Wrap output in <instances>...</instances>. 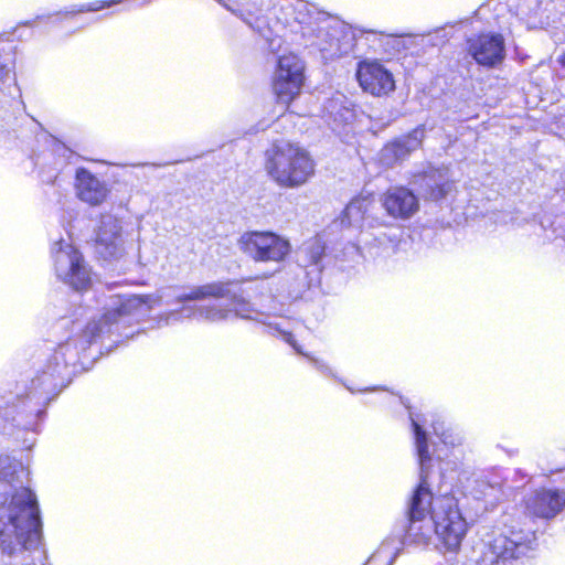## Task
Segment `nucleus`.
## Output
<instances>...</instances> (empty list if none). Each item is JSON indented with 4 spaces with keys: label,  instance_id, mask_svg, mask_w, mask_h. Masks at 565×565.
Masks as SVG:
<instances>
[{
    "label": "nucleus",
    "instance_id": "obj_27",
    "mask_svg": "<svg viewBox=\"0 0 565 565\" xmlns=\"http://www.w3.org/2000/svg\"><path fill=\"white\" fill-rule=\"evenodd\" d=\"M270 124L267 120L258 121L253 128H250L246 134H257L259 131H265Z\"/></svg>",
    "mask_w": 565,
    "mask_h": 565
},
{
    "label": "nucleus",
    "instance_id": "obj_1",
    "mask_svg": "<svg viewBox=\"0 0 565 565\" xmlns=\"http://www.w3.org/2000/svg\"><path fill=\"white\" fill-rule=\"evenodd\" d=\"M145 302L136 295L108 296L104 312L78 306L54 328L66 339L41 351L28 384L0 395V435L21 439L32 449L42 433L47 405L89 370L104 353L139 333L135 329ZM29 471L10 456L0 455V565H51L43 542V522L35 492L26 484Z\"/></svg>",
    "mask_w": 565,
    "mask_h": 565
},
{
    "label": "nucleus",
    "instance_id": "obj_24",
    "mask_svg": "<svg viewBox=\"0 0 565 565\" xmlns=\"http://www.w3.org/2000/svg\"><path fill=\"white\" fill-rule=\"evenodd\" d=\"M475 486L469 490L470 494L477 499H482L489 490H491L490 483L484 479L483 476H476L472 480Z\"/></svg>",
    "mask_w": 565,
    "mask_h": 565
},
{
    "label": "nucleus",
    "instance_id": "obj_13",
    "mask_svg": "<svg viewBox=\"0 0 565 565\" xmlns=\"http://www.w3.org/2000/svg\"><path fill=\"white\" fill-rule=\"evenodd\" d=\"M355 78L364 93L375 97L386 96L395 90L392 72L377 60H360L355 68Z\"/></svg>",
    "mask_w": 565,
    "mask_h": 565
},
{
    "label": "nucleus",
    "instance_id": "obj_5",
    "mask_svg": "<svg viewBox=\"0 0 565 565\" xmlns=\"http://www.w3.org/2000/svg\"><path fill=\"white\" fill-rule=\"evenodd\" d=\"M326 257V243L316 236L303 242L295 252V260L280 270L277 292L297 300L320 285Z\"/></svg>",
    "mask_w": 565,
    "mask_h": 565
},
{
    "label": "nucleus",
    "instance_id": "obj_10",
    "mask_svg": "<svg viewBox=\"0 0 565 565\" xmlns=\"http://www.w3.org/2000/svg\"><path fill=\"white\" fill-rule=\"evenodd\" d=\"M565 478V469L562 471ZM524 514L533 522L547 524L565 514V487H542L529 493L524 500Z\"/></svg>",
    "mask_w": 565,
    "mask_h": 565
},
{
    "label": "nucleus",
    "instance_id": "obj_16",
    "mask_svg": "<svg viewBox=\"0 0 565 565\" xmlns=\"http://www.w3.org/2000/svg\"><path fill=\"white\" fill-rule=\"evenodd\" d=\"M322 119L338 136L348 135L356 117L355 105L342 93L323 103Z\"/></svg>",
    "mask_w": 565,
    "mask_h": 565
},
{
    "label": "nucleus",
    "instance_id": "obj_23",
    "mask_svg": "<svg viewBox=\"0 0 565 565\" xmlns=\"http://www.w3.org/2000/svg\"><path fill=\"white\" fill-rule=\"evenodd\" d=\"M455 24L446 23L443 26H438L425 34H423V43L434 47H440L445 45L454 36Z\"/></svg>",
    "mask_w": 565,
    "mask_h": 565
},
{
    "label": "nucleus",
    "instance_id": "obj_12",
    "mask_svg": "<svg viewBox=\"0 0 565 565\" xmlns=\"http://www.w3.org/2000/svg\"><path fill=\"white\" fill-rule=\"evenodd\" d=\"M121 223L120 218L110 213L100 215L95 238V252L99 258L111 262L120 259L125 255Z\"/></svg>",
    "mask_w": 565,
    "mask_h": 565
},
{
    "label": "nucleus",
    "instance_id": "obj_26",
    "mask_svg": "<svg viewBox=\"0 0 565 565\" xmlns=\"http://www.w3.org/2000/svg\"><path fill=\"white\" fill-rule=\"evenodd\" d=\"M53 152L58 157H63L66 161H70L71 158L74 156V152L60 141L54 142Z\"/></svg>",
    "mask_w": 565,
    "mask_h": 565
},
{
    "label": "nucleus",
    "instance_id": "obj_4",
    "mask_svg": "<svg viewBox=\"0 0 565 565\" xmlns=\"http://www.w3.org/2000/svg\"><path fill=\"white\" fill-rule=\"evenodd\" d=\"M268 282L263 279H244L242 281L227 280L214 281L201 286H195L190 291L179 294L177 302L202 300L205 298H228L233 309H226L216 305L211 306H183L180 311L171 312L169 319L194 318L220 322L232 317L246 320H260L263 312L257 309L256 300L258 297L269 292Z\"/></svg>",
    "mask_w": 565,
    "mask_h": 565
},
{
    "label": "nucleus",
    "instance_id": "obj_29",
    "mask_svg": "<svg viewBox=\"0 0 565 565\" xmlns=\"http://www.w3.org/2000/svg\"><path fill=\"white\" fill-rule=\"evenodd\" d=\"M60 14H61V13H55V14H53V15H49V17H47V19H49V20H50V19H53V18H54V19H57V17H58Z\"/></svg>",
    "mask_w": 565,
    "mask_h": 565
},
{
    "label": "nucleus",
    "instance_id": "obj_6",
    "mask_svg": "<svg viewBox=\"0 0 565 565\" xmlns=\"http://www.w3.org/2000/svg\"><path fill=\"white\" fill-rule=\"evenodd\" d=\"M265 158L268 175L280 186H300L315 172V162L308 151L285 139L274 141Z\"/></svg>",
    "mask_w": 565,
    "mask_h": 565
},
{
    "label": "nucleus",
    "instance_id": "obj_11",
    "mask_svg": "<svg viewBox=\"0 0 565 565\" xmlns=\"http://www.w3.org/2000/svg\"><path fill=\"white\" fill-rule=\"evenodd\" d=\"M303 70V63L297 55L279 56L273 84L278 103L289 105L300 93L305 78Z\"/></svg>",
    "mask_w": 565,
    "mask_h": 565
},
{
    "label": "nucleus",
    "instance_id": "obj_9",
    "mask_svg": "<svg viewBox=\"0 0 565 565\" xmlns=\"http://www.w3.org/2000/svg\"><path fill=\"white\" fill-rule=\"evenodd\" d=\"M55 274L60 280L76 291H86L93 281V273L82 253L64 238L52 246Z\"/></svg>",
    "mask_w": 565,
    "mask_h": 565
},
{
    "label": "nucleus",
    "instance_id": "obj_20",
    "mask_svg": "<svg viewBox=\"0 0 565 565\" xmlns=\"http://www.w3.org/2000/svg\"><path fill=\"white\" fill-rule=\"evenodd\" d=\"M263 322L268 328L269 333H271L274 335H280L287 343H289L294 348V350L298 354L306 356L318 372H320L326 377H332V379L337 380L338 382L342 383L349 392H351V393H356V392L369 393V392H375V391H385V388L380 387V386H371V387L354 390L353 387L343 383V381L337 376V374L334 373L332 367L329 364H327L324 361L317 359L315 356H311L308 353H303L301 351L300 347L297 344L294 334L291 332L285 330L279 322H276V321H269V322L263 321Z\"/></svg>",
    "mask_w": 565,
    "mask_h": 565
},
{
    "label": "nucleus",
    "instance_id": "obj_7",
    "mask_svg": "<svg viewBox=\"0 0 565 565\" xmlns=\"http://www.w3.org/2000/svg\"><path fill=\"white\" fill-rule=\"evenodd\" d=\"M536 530L507 525L487 546L478 565H525L535 551Z\"/></svg>",
    "mask_w": 565,
    "mask_h": 565
},
{
    "label": "nucleus",
    "instance_id": "obj_18",
    "mask_svg": "<svg viewBox=\"0 0 565 565\" xmlns=\"http://www.w3.org/2000/svg\"><path fill=\"white\" fill-rule=\"evenodd\" d=\"M74 189L78 200L89 206L102 205L110 194L109 184L84 167L75 170Z\"/></svg>",
    "mask_w": 565,
    "mask_h": 565
},
{
    "label": "nucleus",
    "instance_id": "obj_3",
    "mask_svg": "<svg viewBox=\"0 0 565 565\" xmlns=\"http://www.w3.org/2000/svg\"><path fill=\"white\" fill-rule=\"evenodd\" d=\"M258 33L270 50L280 46V30L299 35L306 47L320 53L324 62L348 56L359 39L365 38L376 51L384 41L401 35L351 25L305 0H216Z\"/></svg>",
    "mask_w": 565,
    "mask_h": 565
},
{
    "label": "nucleus",
    "instance_id": "obj_2",
    "mask_svg": "<svg viewBox=\"0 0 565 565\" xmlns=\"http://www.w3.org/2000/svg\"><path fill=\"white\" fill-rule=\"evenodd\" d=\"M398 398L408 411L418 463V482L406 502L405 514L395 521L390 534L366 563L381 561L383 565H393L404 548L437 547V542L448 551H457L468 530L457 499L451 494L452 486L445 488L443 483L448 466L454 465L450 469L456 470L459 458L456 456V460L445 461L437 454L440 471L439 476H434V454L430 452L428 428L433 429L446 448L452 449L461 446V433L448 425L441 416L417 413L401 396Z\"/></svg>",
    "mask_w": 565,
    "mask_h": 565
},
{
    "label": "nucleus",
    "instance_id": "obj_17",
    "mask_svg": "<svg viewBox=\"0 0 565 565\" xmlns=\"http://www.w3.org/2000/svg\"><path fill=\"white\" fill-rule=\"evenodd\" d=\"M386 214L394 220L407 221L419 211V198L405 185L390 186L381 196Z\"/></svg>",
    "mask_w": 565,
    "mask_h": 565
},
{
    "label": "nucleus",
    "instance_id": "obj_22",
    "mask_svg": "<svg viewBox=\"0 0 565 565\" xmlns=\"http://www.w3.org/2000/svg\"><path fill=\"white\" fill-rule=\"evenodd\" d=\"M124 0H97L88 3L73 4L67 8L63 15L65 18L73 17L77 13L83 12H96L99 10L111 8L113 6L121 3ZM138 7H145L151 3L153 0H132Z\"/></svg>",
    "mask_w": 565,
    "mask_h": 565
},
{
    "label": "nucleus",
    "instance_id": "obj_8",
    "mask_svg": "<svg viewBox=\"0 0 565 565\" xmlns=\"http://www.w3.org/2000/svg\"><path fill=\"white\" fill-rule=\"evenodd\" d=\"M238 247L255 263L280 264L291 253L290 241L274 231H247L238 238Z\"/></svg>",
    "mask_w": 565,
    "mask_h": 565
},
{
    "label": "nucleus",
    "instance_id": "obj_25",
    "mask_svg": "<svg viewBox=\"0 0 565 565\" xmlns=\"http://www.w3.org/2000/svg\"><path fill=\"white\" fill-rule=\"evenodd\" d=\"M13 68V62L10 54L6 56L0 54V84H3L9 77Z\"/></svg>",
    "mask_w": 565,
    "mask_h": 565
},
{
    "label": "nucleus",
    "instance_id": "obj_14",
    "mask_svg": "<svg viewBox=\"0 0 565 565\" xmlns=\"http://www.w3.org/2000/svg\"><path fill=\"white\" fill-rule=\"evenodd\" d=\"M472 60L486 68H495L505 60V41L500 33L487 32L467 39Z\"/></svg>",
    "mask_w": 565,
    "mask_h": 565
},
{
    "label": "nucleus",
    "instance_id": "obj_30",
    "mask_svg": "<svg viewBox=\"0 0 565 565\" xmlns=\"http://www.w3.org/2000/svg\"><path fill=\"white\" fill-rule=\"evenodd\" d=\"M561 63L565 67V54L561 57Z\"/></svg>",
    "mask_w": 565,
    "mask_h": 565
},
{
    "label": "nucleus",
    "instance_id": "obj_21",
    "mask_svg": "<svg viewBox=\"0 0 565 565\" xmlns=\"http://www.w3.org/2000/svg\"><path fill=\"white\" fill-rule=\"evenodd\" d=\"M373 209L374 202L367 196L352 199L340 216L341 226L373 227L377 223V218L371 215Z\"/></svg>",
    "mask_w": 565,
    "mask_h": 565
},
{
    "label": "nucleus",
    "instance_id": "obj_28",
    "mask_svg": "<svg viewBox=\"0 0 565 565\" xmlns=\"http://www.w3.org/2000/svg\"><path fill=\"white\" fill-rule=\"evenodd\" d=\"M42 19H43V17H36V19H35V20H33V21H28V22L23 23V25H30V26H32V25H34L38 21H40V20H42Z\"/></svg>",
    "mask_w": 565,
    "mask_h": 565
},
{
    "label": "nucleus",
    "instance_id": "obj_15",
    "mask_svg": "<svg viewBox=\"0 0 565 565\" xmlns=\"http://www.w3.org/2000/svg\"><path fill=\"white\" fill-rule=\"evenodd\" d=\"M411 184L425 200L437 203L443 202L455 190V183L450 180L447 170L434 167L415 173Z\"/></svg>",
    "mask_w": 565,
    "mask_h": 565
},
{
    "label": "nucleus",
    "instance_id": "obj_19",
    "mask_svg": "<svg viewBox=\"0 0 565 565\" xmlns=\"http://www.w3.org/2000/svg\"><path fill=\"white\" fill-rule=\"evenodd\" d=\"M424 136L425 128L419 125L411 132L387 142L379 153L380 162L391 168L407 159L413 151L420 147Z\"/></svg>",
    "mask_w": 565,
    "mask_h": 565
}]
</instances>
